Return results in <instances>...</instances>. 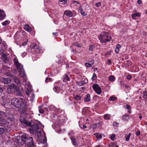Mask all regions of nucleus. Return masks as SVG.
<instances>
[{
    "label": "nucleus",
    "mask_w": 147,
    "mask_h": 147,
    "mask_svg": "<svg viewBox=\"0 0 147 147\" xmlns=\"http://www.w3.org/2000/svg\"><path fill=\"white\" fill-rule=\"evenodd\" d=\"M40 129H28L29 132L32 134H34L38 137V141L42 143H45L47 142V140L45 135H41V131Z\"/></svg>",
    "instance_id": "obj_1"
},
{
    "label": "nucleus",
    "mask_w": 147,
    "mask_h": 147,
    "mask_svg": "<svg viewBox=\"0 0 147 147\" xmlns=\"http://www.w3.org/2000/svg\"><path fill=\"white\" fill-rule=\"evenodd\" d=\"M99 39L102 43H106L110 41L111 38L107 33L104 32L100 35Z\"/></svg>",
    "instance_id": "obj_2"
},
{
    "label": "nucleus",
    "mask_w": 147,
    "mask_h": 147,
    "mask_svg": "<svg viewBox=\"0 0 147 147\" xmlns=\"http://www.w3.org/2000/svg\"><path fill=\"white\" fill-rule=\"evenodd\" d=\"M20 120L22 123L24 124L25 126H28L30 127H34L36 129V123H35L32 120H31L30 122H28L24 118L21 117Z\"/></svg>",
    "instance_id": "obj_3"
},
{
    "label": "nucleus",
    "mask_w": 147,
    "mask_h": 147,
    "mask_svg": "<svg viewBox=\"0 0 147 147\" xmlns=\"http://www.w3.org/2000/svg\"><path fill=\"white\" fill-rule=\"evenodd\" d=\"M5 115V114L3 112L0 111V123L3 126H7V122L5 121L4 119Z\"/></svg>",
    "instance_id": "obj_4"
},
{
    "label": "nucleus",
    "mask_w": 147,
    "mask_h": 147,
    "mask_svg": "<svg viewBox=\"0 0 147 147\" xmlns=\"http://www.w3.org/2000/svg\"><path fill=\"white\" fill-rule=\"evenodd\" d=\"M11 103L16 107H20L21 106L20 101L17 98H14L11 100Z\"/></svg>",
    "instance_id": "obj_5"
},
{
    "label": "nucleus",
    "mask_w": 147,
    "mask_h": 147,
    "mask_svg": "<svg viewBox=\"0 0 147 147\" xmlns=\"http://www.w3.org/2000/svg\"><path fill=\"white\" fill-rule=\"evenodd\" d=\"M9 87L7 88V91L8 93H12L15 92V88H16V85L12 84H10Z\"/></svg>",
    "instance_id": "obj_6"
},
{
    "label": "nucleus",
    "mask_w": 147,
    "mask_h": 147,
    "mask_svg": "<svg viewBox=\"0 0 147 147\" xmlns=\"http://www.w3.org/2000/svg\"><path fill=\"white\" fill-rule=\"evenodd\" d=\"M93 88L95 92L98 94H101L102 90L100 88L97 84H94L93 86Z\"/></svg>",
    "instance_id": "obj_7"
},
{
    "label": "nucleus",
    "mask_w": 147,
    "mask_h": 147,
    "mask_svg": "<svg viewBox=\"0 0 147 147\" xmlns=\"http://www.w3.org/2000/svg\"><path fill=\"white\" fill-rule=\"evenodd\" d=\"M1 81L2 82L5 84H7L11 82V80L9 78H2L1 79Z\"/></svg>",
    "instance_id": "obj_8"
},
{
    "label": "nucleus",
    "mask_w": 147,
    "mask_h": 147,
    "mask_svg": "<svg viewBox=\"0 0 147 147\" xmlns=\"http://www.w3.org/2000/svg\"><path fill=\"white\" fill-rule=\"evenodd\" d=\"M36 128L39 129V128H43L44 127V125H42L39 121L36 120Z\"/></svg>",
    "instance_id": "obj_9"
},
{
    "label": "nucleus",
    "mask_w": 147,
    "mask_h": 147,
    "mask_svg": "<svg viewBox=\"0 0 147 147\" xmlns=\"http://www.w3.org/2000/svg\"><path fill=\"white\" fill-rule=\"evenodd\" d=\"M13 79L14 82L20 86V80L18 78L15 76L13 77Z\"/></svg>",
    "instance_id": "obj_10"
},
{
    "label": "nucleus",
    "mask_w": 147,
    "mask_h": 147,
    "mask_svg": "<svg viewBox=\"0 0 147 147\" xmlns=\"http://www.w3.org/2000/svg\"><path fill=\"white\" fill-rule=\"evenodd\" d=\"M26 94L28 95L30 94H31V97H32V99L31 100L32 101L34 98V94H33L32 93L31 91H30L28 90V89H27L26 90Z\"/></svg>",
    "instance_id": "obj_11"
},
{
    "label": "nucleus",
    "mask_w": 147,
    "mask_h": 147,
    "mask_svg": "<svg viewBox=\"0 0 147 147\" xmlns=\"http://www.w3.org/2000/svg\"><path fill=\"white\" fill-rule=\"evenodd\" d=\"M5 16V14L3 10L0 9V20H2Z\"/></svg>",
    "instance_id": "obj_12"
},
{
    "label": "nucleus",
    "mask_w": 147,
    "mask_h": 147,
    "mask_svg": "<svg viewBox=\"0 0 147 147\" xmlns=\"http://www.w3.org/2000/svg\"><path fill=\"white\" fill-rule=\"evenodd\" d=\"M16 66L19 72L24 70L23 67L20 63H19L16 65Z\"/></svg>",
    "instance_id": "obj_13"
},
{
    "label": "nucleus",
    "mask_w": 147,
    "mask_h": 147,
    "mask_svg": "<svg viewBox=\"0 0 147 147\" xmlns=\"http://www.w3.org/2000/svg\"><path fill=\"white\" fill-rule=\"evenodd\" d=\"M87 82V80L86 79L84 80H82L80 82H77V85L81 86L84 84H85Z\"/></svg>",
    "instance_id": "obj_14"
},
{
    "label": "nucleus",
    "mask_w": 147,
    "mask_h": 147,
    "mask_svg": "<svg viewBox=\"0 0 147 147\" xmlns=\"http://www.w3.org/2000/svg\"><path fill=\"white\" fill-rule=\"evenodd\" d=\"M64 14L69 17H71L72 16V12L68 10L65 11L64 13Z\"/></svg>",
    "instance_id": "obj_15"
},
{
    "label": "nucleus",
    "mask_w": 147,
    "mask_h": 147,
    "mask_svg": "<svg viewBox=\"0 0 147 147\" xmlns=\"http://www.w3.org/2000/svg\"><path fill=\"white\" fill-rule=\"evenodd\" d=\"M15 91H16V92L17 95L19 96L21 95L22 93L20 89L17 87L16 86V88H15Z\"/></svg>",
    "instance_id": "obj_16"
},
{
    "label": "nucleus",
    "mask_w": 147,
    "mask_h": 147,
    "mask_svg": "<svg viewBox=\"0 0 147 147\" xmlns=\"http://www.w3.org/2000/svg\"><path fill=\"white\" fill-rule=\"evenodd\" d=\"M70 138L74 146H77L78 145V143L76 141V139L73 137H71Z\"/></svg>",
    "instance_id": "obj_17"
},
{
    "label": "nucleus",
    "mask_w": 147,
    "mask_h": 147,
    "mask_svg": "<svg viewBox=\"0 0 147 147\" xmlns=\"http://www.w3.org/2000/svg\"><path fill=\"white\" fill-rule=\"evenodd\" d=\"M108 146L109 147H119L116 142H111L109 144Z\"/></svg>",
    "instance_id": "obj_18"
},
{
    "label": "nucleus",
    "mask_w": 147,
    "mask_h": 147,
    "mask_svg": "<svg viewBox=\"0 0 147 147\" xmlns=\"http://www.w3.org/2000/svg\"><path fill=\"white\" fill-rule=\"evenodd\" d=\"M129 118V116L127 115H125L122 116V119L124 121H127Z\"/></svg>",
    "instance_id": "obj_19"
},
{
    "label": "nucleus",
    "mask_w": 147,
    "mask_h": 147,
    "mask_svg": "<svg viewBox=\"0 0 147 147\" xmlns=\"http://www.w3.org/2000/svg\"><path fill=\"white\" fill-rule=\"evenodd\" d=\"M1 58L2 60L4 61H6L7 60V55L5 54H3L1 56Z\"/></svg>",
    "instance_id": "obj_20"
},
{
    "label": "nucleus",
    "mask_w": 147,
    "mask_h": 147,
    "mask_svg": "<svg viewBox=\"0 0 147 147\" xmlns=\"http://www.w3.org/2000/svg\"><path fill=\"white\" fill-rule=\"evenodd\" d=\"M90 99V95L89 94H87L86 96L84 98V100L85 102H88Z\"/></svg>",
    "instance_id": "obj_21"
},
{
    "label": "nucleus",
    "mask_w": 147,
    "mask_h": 147,
    "mask_svg": "<svg viewBox=\"0 0 147 147\" xmlns=\"http://www.w3.org/2000/svg\"><path fill=\"white\" fill-rule=\"evenodd\" d=\"M19 74L22 78H24L26 77V76L24 70L19 72Z\"/></svg>",
    "instance_id": "obj_22"
},
{
    "label": "nucleus",
    "mask_w": 147,
    "mask_h": 147,
    "mask_svg": "<svg viewBox=\"0 0 147 147\" xmlns=\"http://www.w3.org/2000/svg\"><path fill=\"white\" fill-rule=\"evenodd\" d=\"M24 29L26 30L27 31L29 32H30L31 30L30 27L27 25H26L24 26Z\"/></svg>",
    "instance_id": "obj_23"
},
{
    "label": "nucleus",
    "mask_w": 147,
    "mask_h": 147,
    "mask_svg": "<svg viewBox=\"0 0 147 147\" xmlns=\"http://www.w3.org/2000/svg\"><path fill=\"white\" fill-rule=\"evenodd\" d=\"M94 135L96 136L98 140L101 139L102 138V135L99 133L94 134Z\"/></svg>",
    "instance_id": "obj_24"
},
{
    "label": "nucleus",
    "mask_w": 147,
    "mask_h": 147,
    "mask_svg": "<svg viewBox=\"0 0 147 147\" xmlns=\"http://www.w3.org/2000/svg\"><path fill=\"white\" fill-rule=\"evenodd\" d=\"M121 47L120 45L119 44H117L116 47V48L115 49V52L116 53H119V48Z\"/></svg>",
    "instance_id": "obj_25"
},
{
    "label": "nucleus",
    "mask_w": 147,
    "mask_h": 147,
    "mask_svg": "<svg viewBox=\"0 0 147 147\" xmlns=\"http://www.w3.org/2000/svg\"><path fill=\"white\" fill-rule=\"evenodd\" d=\"M79 11L80 13L83 16H85L86 15V14L84 12L83 10V9L81 7H79Z\"/></svg>",
    "instance_id": "obj_26"
},
{
    "label": "nucleus",
    "mask_w": 147,
    "mask_h": 147,
    "mask_svg": "<svg viewBox=\"0 0 147 147\" xmlns=\"http://www.w3.org/2000/svg\"><path fill=\"white\" fill-rule=\"evenodd\" d=\"M69 78L68 77V76L66 74H65L64 76V78H63V81L64 82H66L67 81H69Z\"/></svg>",
    "instance_id": "obj_27"
},
{
    "label": "nucleus",
    "mask_w": 147,
    "mask_h": 147,
    "mask_svg": "<svg viewBox=\"0 0 147 147\" xmlns=\"http://www.w3.org/2000/svg\"><path fill=\"white\" fill-rule=\"evenodd\" d=\"M53 90L54 91L57 93H59L60 91L59 88L57 86H55L53 88Z\"/></svg>",
    "instance_id": "obj_28"
},
{
    "label": "nucleus",
    "mask_w": 147,
    "mask_h": 147,
    "mask_svg": "<svg viewBox=\"0 0 147 147\" xmlns=\"http://www.w3.org/2000/svg\"><path fill=\"white\" fill-rule=\"evenodd\" d=\"M94 48V47L93 45H90L89 47V51L91 53Z\"/></svg>",
    "instance_id": "obj_29"
},
{
    "label": "nucleus",
    "mask_w": 147,
    "mask_h": 147,
    "mask_svg": "<svg viewBox=\"0 0 147 147\" xmlns=\"http://www.w3.org/2000/svg\"><path fill=\"white\" fill-rule=\"evenodd\" d=\"M131 16L133 18L135 19L136 17H139L140 14L139 13H137L133 14H132Z\"/></svg>",
    "instance_id": "obj_30"
},
{
    "label": "nucleus",
    "mask_w": 147,
    "mask_h": 147,
    "mask_svg": "<svg viewBox=\"0 0 147 147\" xmlns=\"http://www.w3.org/2000/svg\"><path fill=\"white\" fill-rule=\"evenodd\" d=\"M13 61L16 65L19 63L18 62V59L16 57L14 58Z\"/></svg>",
    "instance_id": "obj_31"
},
{
    "label": "nucleus",
    "mask_w": 147,
    "mask_h": 147,
    "mask_svg": "<svg viewBox=\"0 0 147 147\" xmlns=\"http://www.w3.org/2000/svg\"><path fill=\"white\" fill-rule=\"evenodd\" d=\"M143 98L145 100L147 99V91H144L143 92Z\"/></svg>",
    "instance_id": "obj_32"
},
{
    "label": "nucleus",
    "mask_w": 147,
    "mask_h": 147,
    "mask_svg": "<svg viewBox=\"0 0 147 147\" xmlns=\"http://www.w3.org/2000/svg\"><path fill=\"white\" fill-rule=\"evenodd\" d=\"M109 80L110 81H113L115 80V78L113 76L111 75L109 77Z\"/></svg>",
    "instance_id": "obj_33"
},
{
    "label": "nucleus",
    "mask_w": 147,
    "mask_h": 147,
    "mask_svg": "<svg viewBox=\"0 0 147 147\" xmlns=\"http://www.w3.org/2000/svg\"><path fill=\"white\" fill-rule=\"evenodd\" d=\"M111 115L109 114H106L104 115V118L105 120H109L110 119Z\"/></svg>",
    "instance_id": "obj_34"
},
{
    "label": "nucleus",
    "mask_w": 147,
    "mask_h": 147,
    "mask_svg": "<svg viewBox=\"0 0 147 147\" xmlns=\"http://www.w3.org/2000/svg\"><path fill=\"white\" fill-rule=\"evenodd\" d=\"M60 4L62 5H65L67 3V0H59Z\"/></svg>",
    "instance_id": "obj_35"
},
{
    "label": "nucleus",
    "mask_w": 147,
    "mask_h": 147,
    "mask_svg": "<svg viewBox=\"0 0 147 147\" xmlns=\"http://www.w3.org/2000/svg\"><path fill=\"white\" fill-rule=\"evenodd\" d=\"M131 135V134L129 133L128 135H126L125 136V140L126 141H128L129 140V138Z\"/></svg>",
    "instance_id": "obj_36"
},
{
    "label": "nucleus",
    "mask_w": 147,
    "mask_h": 147,
    "mask_svg": "<svg viewBox=\"0 0 147 147\" xmlns=\"http://www.w3.org/2000/svg\"><path fill=\"white\" fill-rule=\"evenodd\" d=\"M116 98L114 96H111L110 98V100L114 101L116 100Z\"/></svg>",
    "instance_id": "obj_37"
},
{
    "label": "nucleus",
    "mask_w": 147,
    "mask_h": 147,
    "mask_svg": "<svg viewBox=\"0 0 147 147\" xmlns=\"http://www.w3.org/2000/svg\"><path fill=\"white\" fill-rule=\"evenodd\" d=\"M115 134H112L111 136V140H115Z\"/></svg>",
    "instance_id": "obj_38"
},
{
    "label": "nucleus",
    "mask_w": 147,
    "mask_h": 147,
    "mask_svg": "<svg viewBox=\"0 0 147 147\" xmlns=\"http://www.w3.org/2000/svg\"><path fill=\"white\" fill-rule=\"evenodd\" d=\"M113 125L115 127H117L118 126L119 124L116 122H114Z\"/></svg>",
    "instance_id": "obj_39"
},
{
    "label": "nucleus",
    "mask_w": 147,
    "mask_h": 147,
    "mask_svg": "<svg viewBox=\"0 0 147 147\" xmlns=\"http://www.w3.org/2000/svg\"><path fill=\"white\" fill-rule=\"evenodd\" d=\"M101 2H98L97 3H96L95 5L96 7H98L101 5Z\"/></svg>",
    "instance_id": "obj_40"
},
{
    "label": "nucleus",
    "mask_w": 147,
    "mask_h": 147,
    "mask_svg": "<svg viewBox=\"0 0 147 147\" xmlns=\"http://www.w3.org/2000/svg\"><path fill=\"white\" fill-rule=\"evenodd\" d=\"M74 98L75 99H76L77 100H78V99L80 100L81 99V97L77 95L75 96Z\"/></svg>",
    "instance_id": "obj_41"
},
{
    "label": "nucleus",
    "mask_w": 147,
    "mask_h": 147,
    "mask_svg": "<svg viewBox=\"0 0 147 147\" xmlns=\"http://www.w3.org/2000/svg\"><path fill=\"white\" fill-rule=\"evenodd\" d=\"M9 22L7 21H5L4 22L2 23V24L4 25H6L8 24H9Z\"/></svg>",
    "instance_id": "obj_42"
},
{
    "label": "nucleus",
    "mask_w": 147,
    "mask_h": 147,
    "mask_svg": "<svg viewBox=\"0 0 147 147\" xmlns=\"http://www.w3.org/2000/svg\"><path fill=\"white\" fill-rule=\"evenodd\" d=\"M96 78V75L95 73H94L92 79L93 80H94Z\"/></svg>",
    "instance_id": "obj_43"
},
{
    "label": "nucleus",
    "mask_w": 147,
    "mask_h": 147,
    "mask_svg": "<svg viewBox=\"0 0 147 147\" xmlns=\"http://www.w3.org/2000/svg\"><path fill=\"white\" fill-rule=\"evenodd\" d=\"M85 65L87 67H91L92 65L91 64H90L89 63H85Z\"/></svg>",
    "instance_id": "obj_44"
},
{
    "label": "nucleus",
    "mask_w": 147,
    "mask_h": 147,
    "mask_svg": "<svg viewBox=\"0 0 147 147\" xmlns=\"http://www.w3.org/2000/svg\"><path fill=\"white\" fill-rule=\"evenodd\" d=\"M5 131L4 129H0V135L3 134Z\"/></svg>",
    "instance_id": "obj_45"
},
{
    "label": "nucleus",
    "mask_w": 147,
    "mask_h": 147,
    "mask_svg": "<svg viewBox=\"0 0 147 147\" xmlns=\"http://www.w3.org/2000/svg\"><path fill=\"white\" fill-rule=\"evenodd\" d=\"M39 113H42L44 112V110L40 108L39 109Z\"/></svg>",
    "instance_id": "obj_46"
},
{
    "label": "nucleus",
    "mask_w": 147,
    "mask_h": 147,
    "mask_svg": "<svg viewBox=\"0 0 147 147\" xmlns=\"http://www.w3.org/2000/svg\"><path fill=\"white\" fill-rule=\"evenodd\" d=\"M140 131L139 130H138L136 132V135L137 136H139V135H140Z\"/></svg>",
    "instance_id": "obj_47"
},
{
    "label": "nucleus",
    "mask_w": 147,
    "mask_h": 147,
    "mask_svg": "<svg viewBox=\"0 0 147 147\" xmlns=\"http://www.w3.org/2000/svg\"><path fill=\"white\" fill-rule=\"evenodd\" d=\"M38 46L36 45L35 44H34L32 47V48L34 49H36V48H37Z\"/></svg>",
    "instance_id": "obj_48"
},
{
    "label": "nucleus",
    "mask_w": 147,
    "mask_h": 147,
    "mask_svg": "<svg viewBox=\"0 0 147 147\" xmlns=\"http://www.w3.org/2000/svg\"><path fill=\"white\" fill-rule=\"evenodd\" d=\"M131 78V75H129L127 76V79L128 80H129Z\"/></svg>",
    "instance_id": "obj_49"
},
{
    "label": "nucleus",
    "mask_w": 147,
    "mask_h": 147,
    "mask_svg": "<svg viewBox=\"0 0 147 147\" xmlns=\"http://www.w3.org/2000/svg\"><path fill=\"white\" fill-rule=\"evenodd\" d=\"M56 132H58L60 133V132L61 131V129H56L55 130Z\"/></svg>",
    "instance_id": "obj_50"
},
{
    "label": "nucleus",
    "mask_w": 147,
    "mask_h": 147,
    "mask_svg": "<svg viewBox=\"0 0 147 147\" xmlns=\"http://www.w3.org/2000/svg\"><path fill=\"white\" fill-rule=\"evenodd\" d=\"M107 63L109 65H111V61L110 60H108L107 61Z\"/></svg>",
    "instance_id": "obj_51"
},
{
    "label": "nucleus",
    "mask_w": 147,
    "mask_h": 147,
    "mask_svg": "<svg viewBox=\"0 0 147 147\" xmlns=\"http://www.w3.org/2000/svg\"><path fill=\"white\" fill-rule=\"evenodd\" d=\"M138 3L140 4L142 3V1L140 0H138L137 1Z\"/></svg>",
    "instance_id": "obj_52"
},
{
    "label": "nucleus",
    "mask_w": 147,
    "mask_h": 147,
    "mask_svg": "<svg viewBox=\"0 0 147 147\" xmlns=\"http://www.w3.org/2000/svg\"><path fill=\"white\" fill-rule=\"evenodd\" d=\"M89 63L91 64V65L92 66V65H93V64H94V61H90V62H89Z\"/></svg>",
    "instance_id": "obj_53"
},
{
    "label": "nucleus",
    "mask_w": 147,
    "mask_h": 147,
    "mask_svg": "<svg viewBox=\"0 0 147 147\" xmlns=\"http://www.w3.org/2000/svg\"><path fill=\"white\" fill-rule=\"evenodd\" d=\"M27 44V42H24L23 44L22 45L23 46H25Z\"/></svg>",
    "instance_id": "obj_54"
},
{
    "label": "nucleus",
    "mask_w": 147,
    "mask_h": 147,
    "mask_svg": "<svg viewBox=\"0 0 147 147\" xmlns=\"http://www.w3.org/2000/svg\"><path fill=\"white\" fill-rule=\"evenodd\" d=\"M98 124H96L95 125H94V128H98L99 127H97V126L98 125Z\"/></svg>",
    "instance_id": "obj_55"
},
{
    "label": "nucleus",
    "mask_w": 147,
    "mask_h": 147,
    "mask_svg": "<svg viewBox=\"0 0 147 147\" xmlns=\"http://www.w3.org/2000/svg\"><path fill=\"white\" fill-rule=\"evenodd\" d=\"M126 108L127 109H128L130 108V106L127 105L126 106Z\"/></svg>",
    "instance_id": "obj_56"
},
{
    "label": "nucleus",
    "mask_w": 147,
    "mask_h": 147,
    "mask_svg": "<svg viewBox=\"0 0 147 147\" xmlns=\"http://www.w3.org/2000/svg\"><path fill=\"white\" fill-rule=\"evenodd\" d=\"M3 89L1 87H0V92L2 93L3 92Z\"/></svg>",
    "instance_id": "obj_57"
},
{
    "label": "nucleus",
    "mask_w": 147,
    "mask_h": 147,
    "mask_svg": "<svg viewBox=\"0 0 147 147\" xmlns=\"http://www.w3.org/2000/svg\"><path fill=\"white\" fill-rule=\"evenodd\" d=\"M36 49H37L39 51L41 50V48L38 46L37 47V48H36Z\"/></svg>",
    "instance_id": "obj_58"
},
{
    "label": "nucleus",
    "mask_w": 147,
    "mask_h": 147,
    "mask_svg": "<svg viewBox=\"0 0 147 147\" xmlns=\"http://www.w3.org/2000/svg\"><path fill=\"white\" fill-rule=\"evenodd\" d=\"M77 43H75L74 44V45L75 46H77L78 47H80L79 45H77Z\"/></svg>",
    "instance_id": "obj_59"
},
{
    "label": "nucleus",
    "mask_w": 147,
    "mask_h": 147,
    "mask_svg": "<svg viewBox=\"0 0 147 147\" xmlns=\"http://www.w3.org/2000/svg\"><path fill=\"white\" fill-rule=\"evenodd\" d=\"M51 108H52V107H54V110H55L56 108L55 107H54L53 106V105L51 106Z\"/></svg>",
    "instance_id": "obj_60"
},
{
    "label": "nucleus",
    "mask_w": 147,
    "mask_h": 147,
    "mask_svg": "<svg viewBox=\"0 0 147 147\" xmlns=\"http://www.w3.org/2000/svg\"><path fill=\"white\" fill-rule=\"evenodd\" d=\"M54 35V36H56V34H57V33H55V32H53V33H52Z\"/></svg>",
    "instance_id": "obj_61"
},
{
    "label": "nucleus",
    "mask_w": 147,
    "mask_h": 147,
    "mask_svg": "<svg viewBox=\"0 0 147 147\" xmlns=\"http://www.w3.org/2000/svg\"><path fill=\"white\" fill-rule=\"evenodd\" d=\"M100 145H98L94 147H100Z\"/></svg>",
    "instance_id": "obj_62"
},
{
    "label": "nucleus",
    "mask_w": 147,
    "mask_h": 147,
    "mask_svg": "<svg viewBox=\"0 0 147 147\" xmlns=\"http://www.w3.org/2000/svg\"><path fill=\"white\" fill-rule=\"evenodd\" d=\"M48 80V78H47L45 80V82H47V81Z\"/></svg>",
    "instance_id": "obj_63"
},
{
    "label": "nucleus",
    "mask_w": 147,
    "mask_h": 147,
    "mask_svg": "<svg viewBox=\"0 0 147 147\" xmlns=\"http://www.w3.org/2000/svg\"><path fill=\"white\" fill-rule=\"evenodd\" d=\"M11 129H5V130H6L7 131H10V130Z\"/></svg>",
    "instance_id": "obj_64"
}]
</instances>
